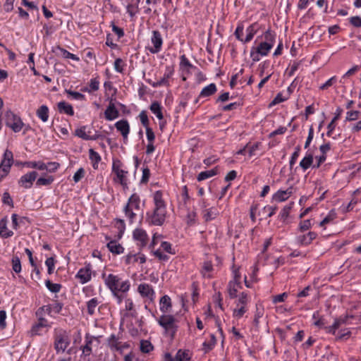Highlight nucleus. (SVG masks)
<instances>
[{"mask_svg":"<svg viewBox=\"0 0 361 361\" xmlns=\"http://www.w3.org/2000/svg\"><path fill=\"white\" fill-rule=\"evenodd\" d=\"M211 339L209 341H204L202 344L203 350L204 353H207L212 350L216 345V339L214 334L210 335Z\"/></svg>","mask_w":361,"mask_h":361,"instance_id":"36","label":"nucleus"},{"mask_svg":"<svg viewBox=\"0 0 361 361\" xmlns=\"http://www.w3.org/2000/svg\"><path fill=\"white\" fill-rule=\"evenodd\" d=\"M118 115V111L115 107V105L111 102L104 112L106 119L108 121H112L116 118Z\"/></svg>","mask_w":361,"mask_h":361,"instance_id":"22","label":"nucleus"},{"mask_svg":"<svg viewBox=\"0 0 361 361\" xmlns=\"http://www.w3.org/2000/svg\"><path fill=\"white\" fill-rule=\"evenodd\" d=\"M291 207H292L290 205H287L285 206L281 211L279 216L283 221L286 220L287 218L288 217Z\"/></svg>","mask_w":361,"mask_h":361,"instance_id":"56","label":"nucleus"},{"mask_svg":"<svg viewBox=\"0 0 361 361\" xmlns=\"http://www.w3.org/2000/svg\"><path fill=\"white\" fill-rule=\"evenodd\" d=\"M54 181V178L51 176L47 178H39L36 181L37 186L49 185Z\"/></svg>","mask_w":361,"mask_h":361,"instance_id":"47","label":"nucleus"},{"mask_svg":"<svg viewBox=\"0 0 361 361\" xmlns=\"http://www.w3.org/2000/svg\"><path fill=\"white\" fill-rule=\"evenodd\" d=\"M140 121L144 127L148 128L149 126V119L147 117V115L146 114V111H142L139 115Z\"/></svg>","mask_w":361,"mask_h":361,"instance_id":"62","label":"nucleus"},{"mask_svg":"<svg viewBox=\"0 0 361 361\" xmlns=\"http://www.w3.org/2000/svg\"><path fill=\"white\" fill-rule=\"evenodd\" d=\"M151 42L153 44V47H149V51L152 54L159 53L161 49L163 39H162L161 33L158 30L152 31Z\"/></svg>","mask_w":361,"mask_h":361,"instance_id":"9","label":"nucleus"},{"mask_svg":"<svg viewBox=\"0 0 361 361\" xmlns=\"http://www.w3.org/2000/svg\"><path fill=\"white\" fill-rule=\"evenodd\" d=\"M218 167H215L208 171H202L198 174L197 179L198 181H202L216 176L218 173Z\"/></svg>","mask_w":361,"mask_h":361,"instance_id":"25","label":"nucleus"},{"mask_svg":"<svg viewBox=\"0 0 361 361\" xmlns=\"http://www.w3.org/2000/svg\"><path fill=\"white\" fill-rule=\"evenodd\" d=\"M175 360L176 361H188L190 360L188 351L179 350H178Z\"/></svg>","mask_w":361,"mask_h":361,"instance_id":"46","label":"nucleus"},{"mask_svg":"<svg viewBox=\"0 0 361 361\" xmlns=\"http://www.w3.org/2000/svg\"><path fill=\"white\" fill-rule=\"evenodd\" d=\"M149 109L152 111V112L154 114L159 120L163 118L161 107L158 102H154L153 103H152Z\"/></svg>","mask_w":361,"mask_h":361,"instance_id":"37","label":"nucleus"},{"mask_svg":"<svg viewBox=\"0 0 361 361\" xmlns=\"http://www.w3.org/2000/svg\"><path fill=\"white\" fill-rule=\"evenodd\" d=\"M45 264L48 268V274H51L54 272V265H55V260L54 258L51 257H48L45 261Z\"/></svg>","mask_w":361,"mask_h":361,"instance_id":"53","label":"nucleus"},{"mask_svg":"<svg viewBox=\"0 0 361 361\" xmlns=\"http://www.w3.org/2000/svg\"><path fill=\"white\" fill-rule=\"evenodd\" d=\"M336 128V122H333V121H331L329 125L327 126V133H326V135L328 137H332L333 139L336 140L337 139V137L335 135H334V130Z\"/></svg>","mask_w":361,"mask_h":361,"instance_id":"55","label":"nucleus"},{"mask_svg":"<svg viewBox=\"0 0 361 361\" xmlns=\"http://www.w3.org/2000/svg\"><path fill=\"white\" fill-rule=\"evenodd\" d=\"M37 175L38 173L35 171L29 172L21 176V178L18 180V184L24 188H30L32 185L33 182L37 178Z\"/></svg>","mask_w":361,"mask_h":361,"instance_id":"11","label":"nucleus"},{"mask_svg":"<svg viewBox=\"0 0 361 361\" xmlns=\"http://www.w3.org/2000/svg\"><path fill=\"white\" fill-rule=\"evenodd\" d=\"M119 344V337L115 334H111L107 339V345L112 350H121Z\"/></svg>","mask_w":361,"mask_h":361,"instance_id":"30","label":"nucleus"},{"mask_svg":"<svg viewBox=\"0 0 361 361\" xmlns=\"http://www.w3.org/2000/svg\"><path fill=\"white\" fill-rule=\"evenodd\" d=\"M350 23L355 27H361V18L359 16H353L350 18Z\"/></svg>","mask_w":361,"mask_h":361,"instance_id":"64","label":"nucleus"},{"mask_svg":"<svg viewBox=\"0 0 361 361\" xmlns=\"http://www.w3.org/2000/svg\"><path fill=\"white\" fill-rule=\"evenodd\" d=\"M157 322L164 328L165 334L173 339L178 328L176 319L171 314H164L157 319Z\"/></svg>","mask_w":361,"mask_h":361,"instance_id":"4","label":"nucleus"},{"mask_svg":"<svg viewBox=\"0 0 361 361\" xmlns=\"http://www.w3.org/2000/svg\"><path fill=\"white\" fill-rule=\"evenodd\" d=\"M273 44L269 42H261L256 48H255L260 56H266L269 50L272 48Z\"/></svg>","mask_w":361,"mask_h":361,"instance_id":"29","label":"nucleus"},{"mask_svg":"<svg viewBox=\"0 0 361 361\" xmlns=\"http://www.w3.org/2000/svg\"><path fill=\"white\" fill-rule=\"evenodd\" d=\"M37 116L43 122H47L49 118V109L46 105H42L36 112Z\"/></svg>","mask_w":361,"mask_h":361,"instance_id":"33","label":"nucleus"},{"mask_svg":"<svg viewBox=\"0 0 361 361\" xmlns=\"http://www.w3.org/2000/svg\"><path fill=\"white\" fill-rule=\"evenodd\" d=\"M59 49L61 51L63 58H65V59H72L73 61H78L80 60L79 57H78L76 55L69 52L66 49H65L63 48H61V47H59Z\"/></svg>","mask_w":361,"mask_h":361,"instance_id":"50","label":"nucleus"},{"mask_svg":"<svg viewBox=\"0 0 361 361\" xmlns=\"http://www.w3.org/2000/svg\"><path fill=\"white\" fill-rule=\"evenodd\" d=\"M112 171L116 176L119 183L123 188L127 187V178L126 176L128 173V171L123 169V164L119 159H114L112 164Z\"/></svg>","mask_w":361,"mask_h":361,"instance_id":"8","label":"nucleus"},{"mask_svg":"<svg viewBox=\"0 0 361 361\" xmlns=\"http://www.w3.org/2000/svg\"><path fill=\"white\" fill-rule=\"evenodd\" d=\"M90 131H86V126H82L75 130V135L85 140H89L90 138Z\"/></svg>","mask_w":361,"mask_h":361,"instance_id":"38","label":"nucleus"},{"mask_svg":"<svg viewBox=\"0 0 361 361\" xmlns=\"http://www.w3.org/2000/svg\"><path fill=\"white\" fill-rule=\"evenodd\" d=\"M312 163H313L312 154L307 152L305 157L300 161V166L305 171L312 166Z\"/></svg>","mask_w":361,"mask_h":361,"instance_id":"31","label":"nucleus"},{"mask_svg":"<svg viewBox=\"0 0 361 361\" xmlns=\"http://www.w3.org/2000/svg\"><path fill=\"white\" fill-rule=\"evenodd\" d=\"M2 202L5 204H8V206L13 207V202L8 192H4L3 194Z\"/></svg>","mask_w":361,"mask_h":361,"instance_id":"57","label":"nucleus"},{"mask_svg":"<svg viewBox=\"0 0 361 361\" xmlns=\"http://www.w3.org/2000/svg\"><path fill=\"white\" fill-rule=\"evenodd\" d=\"M13 163V152L9 149H6L0 163V182L9 173Z\"/></svg>","mask_w":361,"mask_h":361,"instance_id":"7","label":"nucleus"},{"mask_svg":"<svg viewBox=\"0 0 361 361\" xmlns=\"http://www.w3.org/2000/svg\"><path fill=\"white\" fill-rule=\"evenodd\" d=\"M112 31L118 36L120 39L124 36V31L122 28L116 26L114 22H111Z\"/></svg>","mask_w":361,"mask_h":361,"instance_id":"60","label":"nucleus"},{"mask_svg":"<svg viewBox=\"0 0 361 361\" xmlns=\"http://www.w3.org/2000/svg\"><path fill=\"white\" fill-rule=\"evenodd\" d=\"M219 214V211L215 207L205 209L203 211V218L206 221H209L214 219Z\"/></svg>","mask_w":361,"mask_h":361,"instance_id":"27","label":"nucleus"},{"mask_svg":"<svg viewBox=\"0 0 361 361\" xmlns=\"http://www.w3.org/2000/svg\"><path fill=\"white\" fill-rule=\"evenodd\" d=\"M160 305V310L166 314L170 312L172 305H171V300L169 295H164L160 298L159 301Z\"/></svg>","mask_w":361,"mask_h":361,"instance_id":"20","label":"nucleus"},{"mask_svg":"<svg viewBox=\"0 0 361 361\" xmlns=\"http://www.w3.org/2000/svg\"><path fill=\"white\" fill-rule=\"evenodd\" d=\"M336 81H337L336 76H333L331 78H329L325 83L319 87V89L322 90H326L327 88H329V87L333 85Z\"/></svg>","mask_w":361,"mask_h":361,"instance_id":"58","label":"nucleus"},{"mask_svg":"<svg viewBox=\"0 0 361 361\" xmlns=\"http://www.w3.org/2000/svg\"><path fill=\"white\" fill-rule=\"evenodd\" d=\"M216 90V86L214 83L209 84L202 90L199 94L198 99L195 100V102L197 103L198 99L201 97H207L214 94Z\"/></svg>","mask_w":361,"mask_h":361,"instance_id":"21","label":"nucleus"},{"mask_svg":"<svg viewBox=\"0 0 361 361\" xmlns=\"http://www.w3.org/2000/svg\"><path fill=\"white\" fill-rule=\"evenodd\" d=\"M133 238L135 240L140 243V246L143 247L147 245V235L143 229L136 228L133 231Z\"/></svg>","mask_w":361,"mask_h":361,"instance_id":"19","label":"nucleus"},{"mask_svg":"<svg viewBox=\"0 0 361 361\" xmlns=\"http://www.w3.org/2000/svg\"><path fill=\"white\" fill-rule=\"evenodd\" d=\"M235 35L236 38L240 41H244L245 42H248V33L246 34L245 37L243 39L242 37L243 35V26L238 25L235 31Z\"/></svg>","mask_w":361,"mask_h":361,"instance_id":"45","label":"nucleus"},{"mask_svg":"<svg viewBox=\"0 0 361 361\" xmlns=\"http://www.w3.org/2000/svg\"><path fill=\"white\" fill-rule=\"evenodd\" d=\"M107 247L109 250L115 255H119L123 252L124 248L119 243H117L116 240H111L107 243Z\"/></svg>","mask_w":361,"mask_h":361,"instance_id":"23","label":"nucleus"},{"mask_svg":"<svg viewBox=\"0 0 361 361\" xmlns=\"http://www.w3.org/2000/svg\"><path fill=\"white\" fill-rule=\"evenodd\" d=\"M94 336H90L88 334L85 336V345L81 347L82 354L85 356H89L92 353V339Z\"/></svg>","mask_w":361,"mask_h":361,"instance_id":"26","label":"nucleus"},{"mask_svg":"<svg viewBox=\"0 0 361 361\" xmlns=\"http://www.w3.org/2000/svg\"><path fill=\"white\" fill-rule=\"evenodd\" d=\"M115 127L119 131L123 139H127L130 132V126L127 120L123 119L115 123Z\"/></svg>","mask_w":361,"mask_h":361,"instance_id":"16","label":"nucleus"},{"mask_svg":"<svg viewBox=\"0 0 361 361\" xmlns=\"http://www.w3.org/2000/svg\"><path fill=\"white\" fill-rule=\"evenodd\" d=\"M155 208L152 214H147V221L149 224L161 226L166 219V210L161 191H157L154 195Z\"/></svg>","mask_w":361,"mask_h":361,"instance_id":"1","label":"nucleus"},{"mask_svg":"<svg viewBox=\"0 0 361 361\" xmlns=\"http://www.w3.org/2000/svg\"><path fill=\"white\" fill-rule=\"evenodd\" d=\"M140 210V198L137 194L134 193L129 197L127 204L123 208V212L130 224L134 221L137 216V212Z\"/></svg>","mask_w":361,"mask_h":361,"instance_id":"3","label":"nucleus"},{"mask_svg":"<svg viewBox=\"0 0 361 361\" xmlns=\"http://www.w3.org/2000/svg\"><path fill=\"white\" fill-rule=\"evenodd\" d=\"M114 69L118 73L123 71V61L121 59L118 58L114 61Z\"/></svg>","mask_w":361,"mask_h":361,"instance_id":"61","label":"nucleus"},{"mask_svg":"<svg viewBox=\"0 0 361 361\" xmlns=\"http://www.w3.org/2000/svg\"><path fill=\"white\" fill-rule=\"evenodd\" d=\"M173 71L170 68H166V71L164 73L163 78L156 82L152 84L153 87H158L160 86H169V78L173 75Z\"/></svg>","mask_w":361,"mask_h":361,"instance_id":"18","label":"nucleus"},{"mask_svg":"<svg viewBox=\"0 0 361 361\" xmlns=\"http://www.w3.org/2000/svg\"><path fill=\"white\" fill-rule=\"evenodd\" d=\"M6 224L7 221L6 219H2L0 221V236L6 238L13 235V231L8 230Z\"/></svg>","mask_w":361,"mask_h":361,"instance_id":"32","label":"nucleus"},{"mask_svg":"<svg viewBox=\"0 0 361 361\" xmlns=\"http://www.w3.org/2000/svg\"><path fill=\"white\" fill-rule=\"evenodd\" d=\"M247 302V294L243 292L241 293V296L238 300V302L237 304V306L239 307L238 309H235L234 310V316L236 317H242L244 313L246 312V309L245 305Z\"/></svg>","mask_w":361,"mask_h":361,"instance_id":"15","label":"nucleus"},{"mask_svg":"<svg viewBox=\"0 0 361 361\" xmlns=\"http://www.w3.org/2000/svg\"><path fill=\"white\" fill-rule=\"evenodd\" d=\"M102 277L104 279L105 285L109 288L114 296H118L119 293H126L130 289V281L122 280L118 275L110 274L105 276V274H103Z\"/></svg>","mask_w":361,"mask_h":361,"instance_id":"2","label":"nucleus"},{"mask_svg":"<svg viewBox=\"0 0 361 361\" xmlns=\"http://www.w3.org/2000/svg\"><path fill=\"white\" fill-rule=\"evenodd\" d=\"M154 349L150 341L147 340H142L140 341V350L144 353H148Z\"/></svg>","mask_w":361,"mask_h":361,"instance_id":"39","label":"nucleus"},{"mask_svg":"<svg viewBox=\"0 0 361 361\" xmlns=\"http://www.w3.org/2000/svg\"><path fill=\"white\" fill-rule=\"evenodd\" d=\"M341 324V321L340 319H336L332 325L326 326V331L329 334H331L335 335L336 330L340 327Z\"/></svg>","mask_w":361,"mask_h":361,"instance_id":"41","label":"nucleus"},{"mask_svg":"<svg viewBox=\"0 0 361 361\" xmlns=\"http://www.w3.org/2000/svg\"><path fill=\"white\" fill-rule=\"evenodd\" d=\"M288 99V95L284 96L282 92H279L274 99L269 104V106H273L279 103L283 102Z\"/></svg>","mask_w":361,"mask_h":361,"instance_id":"42","label":"nucleus"},{"mask_svg":"<svg viewBox=\"0 0 361 361\" xmlns=\"http://www.w3.org/2000/svg\"><path fill=\"white\" fill-rule=\"evenodd\" d=\"M23 165L30 169H37L40 171H47L48 167L47 164L42 161H25Z\"/></svg>","mask_w":361,"mask_h":361,"instance_id":"28","label":"nucleus"},{"mask_svg":"<svg viewBox=\"0 0 361 361\" xmlns=\"http://www.w3.org/2000/svg\"><path fill=\"white\" fill-rule=\"evenodd\" d=\"M99 82L97 78H92L90 82V88L85 87L82 90L83 92H91L92 91H97L99 90Z\"/></svg>","mask_w":361,"mask_h":361,"instance_id":"40","label":"nucleus"},{"mask_svg":"<svg viewBox=\"0 0 361 361\" xmlns=\"http://www.w3.org/2000/svg\"><path fill=\"white\" fill-rule=\"evenodd\" d=\"M89 156L90 159L92 162V166L94 169H97L98 168V164L101 161V157L100 155L95 152L93 149H89Z\"/></svg>","mask_w":361,"mask_h":361,"instance_id":"35","label":"nucleus"},{"mask_svg":"<svg viewBox=\"0 0 361 361\" xmlns=\"http://www.w3.org/2000/svg\"><path fill=\"white\" fill-rule=\"evenodd\" d=\"M12 269L13 271L18 274L21 271V263L20 259L18 256H13L12 257Z\"/></svg>","mask_w":361,"mask_h":361,"instance_id":"44","label":"nucleus"},{"mask_svg":"<svg viewBox=\"0 0 361 361\" xmlns=\"http://www.w3.org/2000/svg\"><path fill=\"white\" fill-rule=\"evenodd\" d=\"M6 126L11 128L14 133L20 132L25 126L22 119L11 110H7L4 114Z\"/></svg>","mask_w":361,"mask_h":361,"instance_id":"5","label":"nucleus"},{"mask_svg":"<svg viewBox=\"0 0 361 361\" xmlns=\"http://www.w3.org/2000/svg\"><path fill=\"white\" fill-rule=\"evenodd\" d=\"M45 285L49 291L51 293H59L61 290V286L59 283H53L50 280L45 281Z\"/></svg>","mask_w":361,"mask_h":361,"instance_id":"43","label":"nucleus"},{"mask_svg":"<svg viewBox=\"0 0 361 361\" xmlns=\"http://www.w3.org/2000/svg\"><path fill=\"white\" fill-rule=\"evenodd\" d=\"M233 274L234 279L230 281L228 285V292L231 298H235L238 289L241 288L240 275L238 274L237 271H234Z\"/></svg>","mask_w":361,"mask_h":361,"instance_id":"13","label":"nucleus"},{"mask_svg":"<svg viewBox=\"0 0 361 361\" xmlns=\"http://www.w3.org/2000/svg\"><path fill=\"white\" fill-rule=\"evenodd\" d=\"M75 277L80 280L82 284L89 282L92 278V269L90 264L79 269Z\"/></svg>","mask_w":361,"mask_h":361,"instance_id":"12","label":"nucleus"},{"mask_svg":"<svg viewBox=\"0 0 361 361\" xmlns=\"http://www.w3.org/2000/svg\"><path fill=\"white\" fill-rule=\"evenodd\" d=\"M54 347L56 353H64L70 345V338L65 331H59L55 333Z\"/></svg>","mask_w":361,"mask_h":361,"instance_id":"6","label":"nucleus"},{"mask_svg":"<svg viewBox=\"0 0 361 361\" xmlns=\"http://www.w3.org/2000/svg\"><path fill=\"white\" fill-rule=\"evenodd\" d=\"M57 106L60 113H64L69 116L74 114L73 106L64 101L59 102Z\"/></svg>","mask_w":361,"mask_h":361,"instance_id":"24","label":"nucleus"},{"mask_svg":"<svg viewBox=\"0 0 361 361\" xmlns=\"http://www.w3.org/2000/svg\"><path fill=\"white\" fill-rule=\"evenodd\" d=\"M300 146H298L295 148V151L291 155V157H290V161H289V164H290V168L292 169L293 165L295 164L298 157H299V154H300Z\"/></svg>","mask_w":361,"mask_h":361,"instance_id":"51","label":"nucleus"},{"mask_svg":"<svg viewBox=\"0 0 361 361\" xmlns=\"http://www.w3.org/2000/svg\"><path fill=\"white\" fill-rule=\"evenodd\" d=\"M85 176V170L82 168H80L73 176V180L75 183L79 182Z\"/></svg>","mask_w":361,"mask_h":361,"instance_id":"63","label":"nucleus"},{"mask_svg":"<svg viewBox=\"0 0 361 361\" xmlns=\"http://www.w3.org/2000/svg\"><path fill=\"white\" fill-rule=\"evenodd\" d=\"M138 5L139 4H136V3L132 2L127 6V13L130 15V17H134L135 15L138 12Z\"/></svg>","mask_w":361,"mask_h":361,"instance_id":"48","label":"nucleus"},{"mask_svg":"<svg viewBox=\"0 0 361 361\" xmlns=\"http://www.w3.org/2000/svg\"><path fill=\"white\" fill-rule=\"evenodd\" d=\"M288 297V294L286 293H283L279 295H276L273 296L272 302L274 304H276L278 302H282L285 300V299Z\"/></svg>","mask_w":361,"mask_h":361,"instance_id":"59","label":"nucleus"},{"mask_svg":"<svg viewBox=\"0 0 361 361\" xmlns=\"http://www.w3.org/2000/svg\"><path fill=\"white\" fill-rule=\"evenodd\" d=\"M317 237V233L309 231L306 234H300L295 237V243L300 246H307Z\"/></svg>","mask_w":361,"mask_h":361,"instance_id":"10","label":"nucleus"},{"mask_svg":"<svg viewBox=\"0 0 361 361\" xmlns=\"http://www.w3.org/2000/svg\"><path fill=\"white\" fill-rule=\"evenodd\" d=\"M360 112L359 111H350L346 113L345 121H355L359 118Z\"/></svg>","mask_w":361,"mask_h":361,"instance_id":"49","label":"nucleus"},{"mask_svg":"<svg viewBox=\"0 0 361 361\" xmlns=\"http://www.w3.org/2000/svg\"><path fill=\"white\" fill-rule=\"evenodd\" d=\"M100 302L97 298H93L87 302V312L90 315H93Z\"/></svg>","mask_w":361,"mask_h":361,"instance_id":"34","label":"nucleus"},{"mask_svg":"<svg viewBox=\"0 0 361 361\" xmlns=\"http://www.w3.org/2000/svg\"><path fill=\"white\" fill-rule=\"evenodd\" d=\"M312 227V224L310 219H307L301 221L299 224L298 229L300 232H305L308 231Z\"/></svg>","mask_w":361,"mask_h":361,"instance_id":"52","label":"nucleus"},{"mask_svg":"<svg viewBox=\"0 0 361 361\" xmlns=\"http://www.w3.org/2000/svg\"><path fill=\"white\" fill-rule=\"evenodd\" d=\"M292 192V188H289L286 190H279L273 195L272 199L276 202H283L290 197Z\"/></svg>","mask_w":361,"mask_h":361,"instance_id":"17","label":"nucleus"},{"mask_svg":"<svg viewBox=\"0 0 361 361\" xmlns=\"http://www.w3.org/2000/svg\"><path fill=\"white\" fill-rule=\"evenodd\" d=\"M137 291L142 297L147 298L150 300H153L155 293L150 285L147 283H141L138 286Z\"/></svg>","mask_w":361,"mask_h":361,"instance_id":"14","label":"nucleus"},{"mask_svg":"<svg viewBox=\"0 0 361 361\" xmlns=\"http://www.w3.org/2000/svg\"><path fill=\"white\" fill-rule=\"evenodd\" d=\"M66 92L72 97L73 99L76 100H84L85 97L84 94L78 92H74L71 90H66Z\"/></svg>","mask_w":361,"mask_h":361,"instance_id":"54","label":"nucleus"}]
</instances>
